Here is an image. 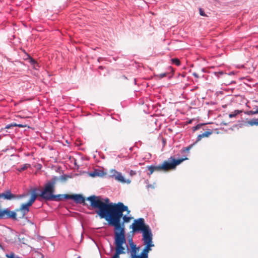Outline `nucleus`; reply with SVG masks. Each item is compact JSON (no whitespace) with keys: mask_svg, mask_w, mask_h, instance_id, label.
I'll use <instances>...</instances> for the list:
<instances>
[{"mask_svg":"<svg viewBox=\"0 0 258 258\" xmlns=\"http://www.w3.org/2000/svg\"><path fill=\"white\" fill-rule=\"evenodd\" d=\"M99 197L89 198V200L91 201V207L93 209H98V211H96L100 218H105L109 225L114 227V232L118 233H125L124 226L123 223H121L120 219L123 216V212L128 211L127 206H124L123 203L119 202L116 204L107 205L103 203L100 200Z\"/></svg>","mask_w":258,"mask_h":258,"instance_id":"nucleus-1","label":"nucleus"},{"mask_svg":"<svg viewBox=\"0 0 258 258\" xmlns=\"http://www.w3.org/2000/svg\"><path fill=\"white\" fill-rule=\"evenodd\" d=\"M186 159H187V158H182L180 159H175L171 157L168 159V161H164L162 165L158 166L151 165L150 166H148V169L150 172L149 174L151 175L153 173V172L156 171H166L170 169H173L177 165L180 164L182 162Z\"/></svg>","mask_w":258,"mask_h":258,"instance_id":"nucleus-2","label":"nucleus"},{"mask_svg":"<svg viewBox=\"0 0 258 258\" xmlns=\"http://www.w3.org/2000/svg\"><path fill=\"white\" fill-rule=\"evenodd\" d=\"M114 232V243L116 246L115 253L112 258H119V254L124 253V248L123 244L126 243L125 233Z\"/></svg>","mask_w":258,"mask_h":258,"instance_id":"nucleus-3","label":"nucleus"},{"mask_svg":"<svg viewBox=\"0 0 258 258\" xmlns=\"http://www.w3.org/2000/svg\"><path fill=\"white\" fill-rule=\"evenodd\" d=\"M54 181H50L47 182L42 191L40 196L46 201H52L54 192Z\"/></svg>","mask_w":258,"mask_h":258,"instance_id":"nucleus-4","label":"nucleus"},{"mask_svg":"<svg viewBox=\"0 0 258 258\" xmlns=\"http://www.w3.org/2000/svg\"><path fill=\"white\" fill-rule=\"evenodd\" d=\"M36 198L37 195L35 193L33 194L28 202L22 204L20 208L16 210L17 212H20L21 213V216L20 218H24L29 212L30 207L32 205Z\"/></svg>","mask_w":258,"mask_h":258,"instance_id":"nucleus-5","label":"nucleus"},{"mask_svg":"<svg viewBox=\"0 0 258 258\" xmlns=\"http://www.w3.org/2000/svg\"><path fill=\"white\" fill-rule=\"evenodd\" d=\"M148 225L145 223V220L143 218H140L134 220V223L132 225L133 231L134 232L142 231L145 229Z\"/></svg>","mask_w":258,"mask_h":258,"instance_id":"nucleus-6","label":"nucleus"},{"mask_svg":"<svg viewBox=\"0 0 258 258\" xmlns=\"http://www.w3.org/2000/svg\"><path fill=\"white\" fill-rule=\"evenodd\" d=\"M142 232L144 243H152L153 235L149 226H147Z\"/></svg>","mask_w":258,"mask_h":258,"instance_id":"nucleus-7","label":"nucleus"},{"mask_svg":"<svg viewBox=\"0 0 258 258\" xmlns=\"http://www.w3.org/2000/svg\"><path fill=\"white\" fill-rule=\"evenodd\" d=\"M17 214L16 212L11 211L9 209L7 208L4 210H0V219L12 218L16 220Z\"/></svg>","mask_w":258,"mask_h":258,"instance_id":"nucleus-8","label":"nucleus"},{"mask_svg":"<svg viewBox=\"0 0 258 258\" xmlns=\"http://www.w3.org/2000/svg\"><path fill=\"white\" fill-rule=\"evenodd\" d=\"M64 198L65 199H73L77 204H84L85 199L81 195H68L64 194Z\"/></svg>","mask_w":258,"mask_h":258,"instance_id":"nucleus-9","label":"nucleus"},{"mask_svg":"<svg viewBox=\"0 0 258 258\" xmlns=\"http://www.w3.org/2000/svg\"><path fill=\"white\" fill-rule=\"evenodd\" d=\"M17 196L12 193L9 189L6 190L4 192L0 194V199L5 200L11 201L17 199Z\"/></svg>","mask_w":258,"mask_h":258,"instance_id":"nucleus-10","label":"nucleus"},{"mask_svg":"<svg viewBox=\"0 0 258 258\" xmlns=\"http://www.w3.org/2000/svg\"><path fill=\"white\" fill-rule=\"evenodd\" d=\"M111 173H112V177H113L115 180L122 183H130V180H128L127 181H126L125 180L120 172H117L115 170H111Z\"/></svg>","mask_w":258,"mask_h":258,"instance_id":"nucleus-11","label":"nucleus"},{"mask_svg":"<svg viewBox=\"0 0 258 258\" xmlns=\"http://www.w3.org/2000/svg\"><path fill=\"white\" fill-rule=\"evenodd\" d=\"M131 247V256L132 258H141V254L140 255H137V253L139 250V247H137L132 241L130 243Z\"/></svg>","mask_w":258,"mask_h":258,"instance_id":"nucleus-12","label":"nucleus"},{"mask_svg":"<svg viewBox=\"0 0 258 258\" xmlns=\"http://www.w3.org/2000/svg\"><path fill=\"white\" fill-rule=\"evenodd\" d=\"M144 244L146 245V246L141 254V258H148V253L151 250V247H153L154 244L152 243H144Z\"/></svg>","mask_w":258,"mask_h":258,"instance_id":"nucleus-13","label":"nucleus"},{"mask_svg":"<svg viewBox=\"0 0 258 258\" xmlns=\"http://www.w3.org/2000/svg\"><path fill=\"white\" fill-rule=\"evenodd\" d=\"M92 197H99L100 198V200L103 203H104V204H107V205H109V204H111V203H109V199L108 198H107L103 199L101 196H96L93 195V196H91L88 197V198H87V200L90 202V205L91 206V201L89 200V198H92Z\"/></svg>","mask_w":258,"mask_h":258,"instance_id":"nucleus-14","label":"nucleus"},{"mask_svg":"<svg viewBox=\"0 0 258 258\" xmlns=\"http://www.w3.org/2000/svg\"><path fill=\"white\" fill-rule=\"evenodd\" d=\"M53 198L52 201L59 202L62 201L64 198V195H54L51 197Z\"/></svg>","mask_w":258,"mask_h":258,"instance_id":"nucleus-15","label":"nucleus"},{"mask_svg":"<svg viewBox=\"0 0 258 258\" xmlns=\"http://www.w3.org/2000/svg\"><path fill=\"white\" fill-rule=\"evenodd\" d=\"M247 123L251 126L258 125V118L250 120L247 121Z\"/></svg>","mask_w":258,"mask_h":258,"instance_id":"nucleus-16","label":"nucleus"},{"mask_svg":"<svg viewBox=\"0 0 258 258\" xmlns=\"http://www.w3.org/2000/svg\"><path fill=\"white\" fill-rule=\"evenodd\" d=\"M29 167H30V164H25L23 165H22L20 168L19 169H18V170L20 172L22 171H24L26 169H27Z\"/></svg>","mask_w":258,"mask_h":258,"instance_id":"nucleus-17","label":"nucleus"},{"mask_svg":"<svg viewBox=\"0 0 258 258\" xmlns=\"http://www.w3.org/2000/svg\"><path fill=\"white\" fill-rule=\"evenodd\" d=\"M28 57L29 59V62L31 63V64L34 66V67H35L36 66H38L37 62L33 58L30 56H28Z\"/></svg>","mask_w":258,"mask_h":258,"instance_id":"nucleus-18","label":"nucleus"},{"mask_svg":"<svg viewBox=\"0 0 258 258\" xmlns=\"http://www.w3.org/2000/svg\"><path fill=\"white\" fill-rule=\"evenodd\" d=\"M12 126H19V127H23V125L22 124H17V123H12L11 124H8L6 126V128L9 129Z\"/></svg>","mask_w":258,"mask_h":258,"instance_id":"nucleus-19","label":"nucleus"},{"mask_svg":"<svg viewBox=\"0 0 258 258\" xmlns=\"http://www.w3.org/2000/svg\"><path fill=\"white\" fill-rule=\"evenodd\" d=\"M90 175L92 177H95L100 176V171L99 170H95L93 172L90 173Z\"/></svg>","mask_w":258,"mask_h":258,"instance_id":"nucleus-20","label":"nucleus"},{"mask_svg":"<svg viewBox=\"0 0 258 258\" xmlns=\"http://www.w3.org/2000/svg\"><path fill=\"white\" fill-rule=\"evenodd\" d=\"M246 114L248 115L255 114H258V107L257 108V109L255 111L250 110V111H247L246 112Z\"/></svg>","mask_w":258,"mask_h":258,"instance_id":"nucleus-21","label":"nucleus"},{"mask_svg":"<svg viewBox=\"0 0 258 258\" xmlns=\"http://www.w3.org/2000/svg\"><path fill=\"white\" fill-rule=\"evenodd\" d=\"M239 112L240 111L239 110H235L234 112L229 114V117L230 118L235 117L239 113Z\"/></svg>","mask_w":258,"mask_h":258,"instance_id":"nucleus-22","label":"nucleus"},{"mask_svg":"<svg viewBox=\"0 0 258 258\" xmlns=\"http://www.w3.org/2000/svg\"><path fill=\"white\" fill-rule=\"evenodd\" d=\"M172 62L173 63L176 64L177 66H179L180 64V62L177 58H172Z\"/></svg>","mask_w":258,"mask_h":258,"instance_id":"nucleus-23","label":"nucleus"},{"mask_svg":"<svg viewBox=\"0 0 258 258\" xmlns=\"http://www.w3.org/2000/svg\"><path fill=\"white\" fill-rule=\"evenodd\" d=\"M212 132L211 131H207L203 134H202V136H203V138L204 137H208L210 135H211Z\"/></svg>","mask_w":258,"mask_h":258,"instance_id":"nucleus-24","label":"nucleus"},{"mask_svg":"<svg viewBox=\"0 0 258 258\" xmlns=\"http://www.w3.org/2000/svg\"><path fill=\"white\" fill-rule=\"evenodd\" d=\"M195 145V143H194L192 144H191L190 145H189V146L184 148L183 150H182V151L184 152V151H187L188 152L191 149V148L194 146V145Z\"/></svg>","mask_w":258,"mask_h":258,"instance_id":"nucleus-25","label":"nucleus"},{"mask_svg":"<svg viewBox=\"0 0 258 258\" xmlns=\"http://www.w3.org/2000/svg\"><path fill=\"white\" fill-rule=\"evenodd\" d=\"M122 219H123V222L122 223H125V222H128L131 219V218L129 217H127L126 216V215H124L122 217Z\"/></svg>","mask_w":258,"mask_h":258,"instance_id":"nucleus-26","label":"nucleus"},{"mask_svg":"<svg viewBox=\"0 0 258 258\" xmlns=\"http://www.w3.org/2000/svg\"><path fill=\"white\" fill-rule=\"evenodd\" d=\"M167 75V73H161V74H160L158 75V77L160 78H163L165 77H166Z\"/></svg>","mask_w":258,"mask_h":258,"instance_id":"nucleus-27","label":"nucleus"},{"mask_svg":"<svg viewBox=\"0 0 258 258\" xmlns=\"http://www.w3.org/2000/svg\"><path fill=\"white\" fill-rule=\"evenodd\" d=\"M202 124H200L197 125L196 126L193 127V130L194 131H195L199 130L201 128V127L202 126Z\"/></svg>","mask_w":258,"mask_h":258,"instance_id":"nucleus-28","label":"nucleus"},{"mask_svg":"<svg viewBox=\"0 0 258 258\" xmlns=\"http://www.w3.org/2000/svg\"><path fill=\"white\" fill-rule=\"evenodd\" d=\"M6 256L8 258H15V254L13 252H11L9 254H7Z\"/></svg>","mask_w":258,"mask_h":258,"instance_id":"nucleus-29","label":"nucleus"},{"mask_svg":"<svg viewBox=\"0 0 258 258\" xmlns=\"http://www.w3.org/2000/svg\"><path fill=\"white\" fill-rule=\"evenodd\" d=\"M203 136H202V134L201 135H199L198 137H197V141L195 143V144H196L197 142H198L199 141H200L202 138H203Z\"/></svg>","mask_w":258,"mask_h":258,"instance_id":"nucleus-30","label":"nucleus"},{"mask_svg":"<svg viewBox=\"0 0 258 258\" xmlns=\"http://www.w3.org/2000/svg\"><path fill=\"white\" fill-rule=\"evenodd\" d=\"M200 15H201L202 16H205L206 15L205 14V12L201 8L200 9Z\"/></svg>","mask_w":258,"mask_h":258,"instance_id":"nucleus-31","label":"nucleus"},{"mask_svg":"<svg viewBox=\"0 0 258 258\" xmlns=\"http://www.w3.org/2000/svg\"><path fill=\"white\" fill-rule=\"evenodd\" d=\"M192 75H193L194 77H195L196 78H199V77L198 74H197L196 73H194L192 74Z\"/></svg>","mask_w":258,"mask_h":258,"instance_id":"nucleus-32","label":"nucleus"},{"mask_svg":"<svg viewBox=\"0 0 258 258\" xmlns=\"http://www.w3.org/2000/svg\"><path fill=\"white\" fill-rule=\"evenodd\" d=\"M219 74V75H222L223 74V73L222 72H218V73H216V74ZM217 76H218V75H217Z\"/></svg>","mask_w":258,"mask_h":258,"instance_id":"nucleus-33","label":"nucleus"},{"mask_svg":"<svg viewBox=\"0 0 258 258\" xmlns=\"http://www.w3.org/2000/svg\"><path fill=\"white\" fill-rule=\"evenodd\" d=\"M99 69H100V70H103V67L100 66V67H99Z\"/></svg>","mask_w":258,"mask_h":258,"instance_id":"nucleus-34","label":"nucleus"},{"mask_svg":"<svg viewBox=\"0 0 258 258\" xmlns=\"http://www.w3.org/2000/svg\"><path fill=\"white\" fill-rule=\"evenodd\" d=\"M16 258H22V257H19V256H17L16 257Z\"/></svg>","mask_w":258,"mask_h":258,"instance_id":"nucleus-35","label":"nucleus"},{"mask_svg":"<svg viewBox=\"0 0 258 258\" xmlns=\"http://www.w3.org/2000/svg\"><path fill=\"white\" fill-rule=\"evenodd\" d=\"M0 246H1V245H0Z\"/></svg>","mask_w":258,"mask_h":258,"instance_id":"nucleus-36","label":"nucleus"}]
</instances>
